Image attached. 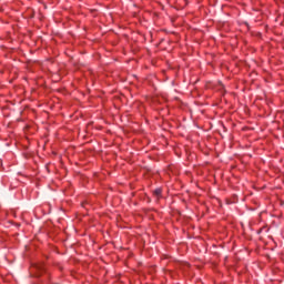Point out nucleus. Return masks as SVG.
<instances>
[{"label": "nucleus", "mask_w": 284, "mask_h": 284, "mask_svg": "<svg viewBox=\"0 0 284 284\" xmlns=\"http://www.w3.org/2000/svg\"><path fill=\"white\" fill-rule=\"evenodd\" d=\"M163 190L161 187H158L153 191L154 196H156V199H161V194H162Z\"/></svg>", "instance_id": "f257e3e1"}]
</instances>
